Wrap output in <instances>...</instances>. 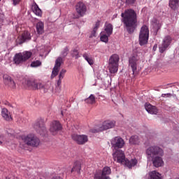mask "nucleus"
Masks as SVG:
<instances>
[{
    "mask_svg": "<svg viewBox=\"0 0 179 179\" xmlns=\"http://www.w3.org/2000/svg\"><path fill=\"white\" fill-rule=\"evenodd\" d=\"M113 157L115 162L124 164L129 169H132V167H135L138 164V159H132L130 161L128 160L125 157V152L122 150H113Z\"/></svg>",
    "mask_w": 179,
    "mask_h": 179,
    "instance_id": "nucleus-3",
    "label": "nucleus"
},
{
    "mask_svg": "<svg viewBox=\"0 0 179 179\" xmlns=\"http://www.w3.org/2000/svg\"><path fill=\"white\" fill-rule=\"evenodd\" d=\"M110 144L113 148V150H120L125 146V141L120 136H116L111 139Z\"/></svg>",
    "mask_w": 179,
    "mask_h": 179,
    "instance_id": "nucleus-10",
    "label": "nucleus"
},
{
    "mask_svg": "<svg viewBox=\"0 0 179 179\" xmlns=\"http://www.w3.org/2000/svg\"><path fill=\"white\" fill-rule=\"evenodd\" d=\"M131 145H139V137L138 136H132L129 139Z\"/></svg>",
    "mask_w": 179,
    "mask_h": 179,
    "instance_id": "nucleus-34",
    "label": "nucleus"
},
{
    "mask_svg": "<svg viewBox=\"0 0 179 179\" xmlns=\"http://www.w3.org/2000/svg\"><path fill=\"white\" fill-rule=\"evenodd\" d=\"M100 27V21H97L95 24V26L91 32V35L90 36V38L93 37H96V33L97 31V29Z\"/></svg>",
    "mask_w": 179,
    "mask_h": 179,
    "instance_id": "nucleus-31",
    "label": "nucleus"
},
{
    "mask_svg": "<svg viewBox=\"0 0 179 179\" xmlns=\"http://www.w3.org/2000/svg\"><path fill=\"white\" fill-rule=\"evenodd\" d=\"M31 10L33 13L36 15V16H41L43 15V12L41 11V9H40V7H38V5L36 2H33Z\"/></svg>",
    "mask_w": 179,
    "mask_h": 179,
    "instance_id": "nucleus-24",
    "label": "nucleus"
},
{
    "mask_svg": "<svg viewBox=\"0 0 179 179\" xmlns=\"http://www.w3.org/2000/svg\"><path fill=\"white\" fill-rule=\"evenodd\" d=\"M61 114H62V115H64V113L62 111L61 112Z\"/></svg>",
    "mask_w": 179,
    "mask_h": 179,
    "instance_id": "nucleus-49",
    "label": "nucleus"
},
{
    "mask_svg": "<svg viewBox=\"0 0 179 179\" xmlns=\"http://www.w3.org/2000/svg\"><path fill=\"white\" fill-rule=\"evenodd\" d=\"M145 108L150 114H157V108L155 106H152V104L149 103L145 104Z\"/></svg>",
    "mask_w": 179,
    "mask_h": 179,
    "instance_id": "nucleus-22",
    "label": "nucleus"
},
{
    "mask_svg": "<svg viewBox=\"0 0 179 179\" xmlns=\"http://www.w3.org/2000/svg\"><path fill=\"white\" fill-rule=\"evenodd\" d=\"M13 5L16 6L19 2H20V0H13Z\"/></svg>",
    "mask_w": 179,
    "mask_h": 179,
    "instance_id": "nucleus-43",
    "label": "nucleus"
},
{
    "mask_svg": "<svg viewBox=\"0 0 179 179\" xmlns=\"http://www.w3.org/2000/svg\"><path fill=\"white\" fill-rule=\"evenodd\" d=\"M115 126V122L111 120H106L103 122V124L99 129H92L90 132L92 134H96L97 132H101V131H107V129H110L111 128H114Z\"/></svg>",
    "mask_w": 179,
    "mask_h": 179,
    "instance_id": "nucleus-11",
    "label": "nucleus"
},
{
    "mask_svg": "<svg viewBox=\"0 0 179 179\" xmlns=\"http://www.w3.org/2000/svg\"><path fill=\"white\" fill-rule=\"evenodd\" d=\"M10 135H12V136H13V135H15V134H13V133H11V134H10Z\"/></svg>",
    "mask_w": 179,
    "mask_h": 179,
    "instance_id": "nucleus-48",
    "label": "nucleus"
},
{
    "mask_svg": "<svg viewBox=\"0 0 179 179\" xmlns=\"http://www.w3.org/2000/svg\"><path fill=\"white\" fill-rule=\"evenodd\" d=\"M31 40V36L30 35V32L25 31L21 36L20 38V44H23V43H26V41H30Z\"/></svg>",
    "mask_w": 179,
    "mask_h": 179,
    "instance_id": "nucleus-20",
    "label": "nucleus"
},
{
    "mask_svg": "<svg viewBox=\"0 0 179 179\" xmlns=\"http://www.w3.org/2000/svg\"><path fill=\"white\" fill-rule=\"evenodd\" d=\"M34 129L41 136H45V121L44 118L39 117L33 124Z\"/></svg>",
    "mask_w": 179,
    "mask_h": 179,
    "instance_id": "nucleus-6",
    "label": "nucleus"
},
{
    "mask_svg": "<svg viewBox=\"0 0 179 179\" xmlns=\"http://www.w3.org/2000/svg\"><path fill=\"white\" fill-rule=\"evenodd\" d=\"M166 97H171V94H166Z\"/></svg>",
    "mask_w": 179,
    "mask_h": 179,
    "instance_id": "nucleus-44",
    "label": "nucleus"
},
{
    "mask_svg": "<svg viewBox=\"0 0 179 179\" xmlns=\"http://www.w3.org/2000/svg\"><path fill=\"white\" fill-rule=\"evenodd\" d=\"M171 44V36H166L164 37L161 46H159V52L163 54L164 51L169 48V45Z\"/></svg>",
    "mask_w": 179,
    "mask_h": 179,
    "instance_id": "nucleus-17",
    "label": "nucleus"
},
{
    "mask_svg": "<svg viewBox=\"0 0 179 179\" xmlns=\"http://www.w3.org/2000/svg\"><path fill=\"white\" fill-rule=\"evenodd\" d=\"M61 83H62V77H59V80H57V86H61Z\"/></svg>",
    "mask_w": 179,
    "mask_h": 179,
    "instance_id": "nucleus-42",
    "label": "nucleus"
},
{
    "mask_svg": "<svg viewBox=\"0 0 179 179\" xmlns=\"http://www.w3.org/2000/svg\"><path fill=\"white\" fill-rule=\"evenodd\" d=\"M6 139V138H5V136L1 135L0 136V145H2V143H3V142H5Z\"/></svg>",
    "mask_w": 179,
    "mask_h": 179,
    "instance_id": "nucleus-41",
    "label": "nucleus"
},
{
    "mask_svg": "<svg viewBox=\"0 0 179 179\" xmlns=\"http://www.w3.org/2000/svg\"><path fill=\"white\" fill-rule=\"evenodd\" d=\"M22 141H24L28 146H32L33 148H37V146L40 145V139L34 134H29L22 136Z\"/></svg>",
    "mask_w": 179,
    "mask_h": 179,
    "instance_id": "nucleus-8",
    "label": "nucleus"
},
{
    "mask_svg": "<svg viewBox=\"0 0 179 179\" xmlns=\"http://www.w3.org/2000/svg\"><path fill=\"white\" fill-rule=\"evenodd\" d=\"M145 108L150 114H157V108L155 106H152V104L149 103L145 104Z\"/></svg>",
    "mask_w": 179,
    "mask_h": 179,
    "instance_id": "nucleus-23",
    "label": "nucleus"
},
{
    "mask_svg": "<svg viewBox=\"0 0 179 179\" xmlns=\"http://www.w3.org/2000/svg\"><path fill=\"white\" fill-rule=\"evenodd\" d=\"M138 61L139 57L136 54L132 55L129 59V66L132 69L134 76L138 74Z\"/></svg>",
    "mask_w": 179,
    "mask_h": 179,
    "instance_id": "nucleus-9",
    "label": "nucleus"
},
{
    "mask_svg": "<svg viewBox=\"0 0 179 179\" xmlns=\"http://www.w3.org/2000/svg\"><path fill=\"white\" fill-rule=\"evenodd\" d=\"M68 51H69V50L68 49V48H65L64 49V50L62 52V55L63 57H66L68 55Z\"/></svg>",
    "mask_w": 179,
    "mask_h": 179,
    "instance_id": "nucleus-40",
    "label": "nucleus"
},
{
    "mask_svg": "<svg viewBox=\"0 0 179 179\" xmlns=\"http://www.w3.org/2000/svg\"><path fill=\"white\" fill-rule=\"evenodd\" d=\"M157 48V45H155V46L153 47V50L156 51Z\"/></svg>",
    "mask_w": 179,
    "mask_h": 179,
    "instance_id": "nucleus-45",
    "label": "nucleus"
},
{
    "mask_svg": "<svg viewBox=\"0 0 179 179\" xmlns=\"http://www.w3.org/2000/svg\"><path fill=\"white\" fill-rule=\"evenodd\" d=\"M108 34L102 33V35L101 36V41H103V43H108Z\"/></svg>",
    "mask_w": 179,
    "mask_h": 179,
    "instance_id": "nucleus-36",
    "label": "nucleus"
},
{
    "mask_svg": "<svg viewBox=\"0 0 179 179\" xmlns=\"http://www.w3.org/2000/svg\"><path fill=\"white\" fill-rule=\"evenodd\" d=\"M83 57L90 65H93V64H94V58L90 55V52H85L83 55Z\"/></svg>",
    "mask_w": 179,
    "mask_h": 179,
    "instance_id": "nucleus-25",
    "label": "nucleus"
},
{
    "mask_svg": "<svg viewBox=\"0 0 179 179\" xmlns=\"http://www.w3.org/2000/svg\"><path fill=\"white\" fill-rule=\"evenodd\" d=\"M73 141H75L78 145H85L88 141L89 138L87 135H79V134H73L71 136Z\"/></svg>",
    "mask_w": 179,
    "mask_h": 179,
    "instance_id": "nucleus-16",
    "label": "nucleus"
},
{
    "mask_svg": "<svg viewBox=\"0 0 179 179\" xmlns=\"http://www.w3.org/2000/svg\"><path fill=\"white\" fill-rule=\"evenodd\" d=\"M149 41V28L143 25L140 30L138 41L140 45H146Z\"/></svg>",
    "mask_w": 179,
    "mask_h": 179,
    "instance_id": "nucleus-7",
    "label": "nucleus"
},
{
    "mask_svg": "<svg viewBox=\"0 0 179 179\" xmlns=\"http://www.w3.org/2000/svg\"><path fill=\"white\" fill-rule=\"evenodd\" d=\"M121 16L122 22H123L128 34H132L135 31L137 27L136 23H138L136 13L134 10L129 8L122 13Z\"/></svg>",
    "mask_w": 179,
    "mask_h": 179,
    "instance_id": "nucleus-2",
    "label": "nucleus"
},
{
    "mask_svg": "<svg viewBox=\"0 0 179 179\" xmlns=\"http://www.w3.org/2000/svg\"><path fill=\"white\" fill-rule=\"evenodd\" d=\"M71 55H72V57H73L74 58H76V59H78V58H79V52L78 51V50L74 49V50L71 52Z\"/></svg>",
    "mask_w": 179,
    "mask_h": 179,
    "instance_id": "nucleus-37",
    "label": "nucleus"
},
{
    "mask_svg": "<svg viewBox=\"0 0 179 179\" xmlns=\"http://www.w3.org/2000/svg\"><path fill=\"white\" fill-rule=\"evenodd\" d=\"M10 107H13L12 105L9 104Z\"/></svg>",
    "mask_w": 179,
    "mask_h": 179,
    "instance_id": "nucleus-51",
    "label": "nucleus"
},
{
    "mask_svg": "<svg viewBox=\"0 0 179 179\" xmlns=\"http://www.w3.org/2000/svg\"><path fill=\"white\" fill-rule=\"evenodd\" d=\"M27 86L32 89V90H43L45 92V87H44V84L41 82H36L34 80H28L27 81Z\"/></svg>",
    "mask_w": 179,
    "mask_h": 179,
    "instance_id": "nucleus-15",
    "label": "nucleus"
},
{
    "mask_svg": "<svg viewBox=\"0 0 179 179\" xmlns=\"http://www.w3.org/2000/svg\"><path fill=\"white\" fill-rule=\"evenodd\" d=\"M120 62V56L117 54L112 55L109 58L108 69L110 73H117Z\"/></svg>",
    "mask_w": 179,
    "mask_h": 179,
    "instance_id": "nucleus-4",
    "label": "nucleus"
},
{
    "mask_svg": "<svg viewBox=\"0 0 179 179\" xmlns=\"http://www.w3.org/2000/svg\"><path fill=\"white\" fill-rule=\"evenodd\" d=\"M31 55H33V53L30 51L16 53L13 57V62L15 65H20V64H23V62H26V61L30 59Z\"/></svg>",
    "mask_w": 179,
    "mask_h": 179,
    "instance_id": "nucleus-5",
    "label": "nucleus"
},
{
    "mask_svg": "<svg viewBox=\"0 0 179 179\" xmlns=\"http://www.w3.org/2000/svg\"><path fill=\"white\" fill-rule=\"evenodd\" d=\"M3 79L6 86H8L10 89H15V87H16V83L8 74H4L3 76Z\"/></svg>",
    "mask_w": 179,
    "mask_h": 179,
    "instance_id": "nucleus-18",
    "label": "nucleus"
},
{
    "mask_svg": "<svg viewBox=\"0 0 179 179\" xmlns=\"http://www.w3.org/2000/svg\"><path fill=\"white\" fill-rule=\"evenodd\" d=\"M178 0H170L169 1V6L173 10H176L178 8Z\"/></svg>",
    "mask_w": 179,
    "mask_h": 179,
    "instance_id": "nucleus-32",
    "label": "nucleus"
},
{
    "mask_svg": "<svg viewBox=\"0 0 179 179\" xmlns=\"http://www.w3.org/2000/svg\"><path fill=\"white\" fill-rule=\"evenodd\" d=\"M146 155L148 159L152 160L154 167H162L164 165L163 161V156H164V151L163 149L157 145H152L146 150Z\"/></svg>",
    "mask_w": 179,
    "mask_h": 179,
    "instance_id": "nucleus-1",
    "label": "nucleus"
},
{
    "mask_svg": "<svg viewBox=\"0 0 179 179\" xmlns=\"http://www.w3.org/2000/svg\"><path fill=\"white\" fill-rule=\"evenodd\" d=\"M10 107H13L12 105L9 104Z\"/></svg>",
    "mask_w": 179,
    "mask_h": 179,
    "instance_id": "nucleus-50",
    "label": "nucleus"
},
{
    "mask_svg": "<svg viewBox=\"0 0 179 179\" xmlns=\"http://www.w3.org/2000/svg\"><path fill=\"white\" fill-rule=\"evenodd\" d=\"M65 73H66V70L62 69V71L59 73V78H62V79H64V76H65Z\"/></svg>",
    "mask_w": 179,
    "mask_h": 179,
    "instance_id": "nucleus-39",
    "label": "nucleus"
},
{
    "mask_svg": "<svg viewBox=\"0 0 179 179\" xmlns=\"http://www.w3.org/2000/svg\"><path fill=\"white\" fill-rule=\"evenodd\" d=\"M113 16H114V17H117V16H118V15L116 14V15H114Z\"/></svg>",
    "mask_w": 179,
    "mask_h": 179,
    "instance_id": "nucleus-47",
    "label": "nucleus"
},
{
    "mask_svg": "<svg viewBox=\"0 0 179 179\" xmlns=\"http://www.w3.org/2000/svg\"><path fill=\"white\" fill-rule=\"evenodd\" d=\"M111 174V169L108 166L104 167L101 172H97L94 175V179H111L110 178Z\"/></svg>",
    "mask_w": 179,
    "mask_h": 179,
    "instance_id": "nucleus-12",
    "label": "nucleus"
},
{
    "mask_svg": "<svg viewBox=\"0 0 179 179\" xmlns=\"http://www.w3.org/2000/svg\"><path fill=\"white\" fill-rule=\"evenodd\" d=\"M62 57H58L55 61V67L53 68V70L52 71V76L55 78L57 75H58V73L59 72V68H61V65H62Z\"/></svg>",
    "mask_w": 179,
    "mask_h": 179,
    "instance_id": "nucleus-19",
    "label": "nucleus"
},
{
    "mask_svg": "<svg viewBox=\"0 0 179 179\" xmlns=\"http://www.w3.org/2000/svg\"><path fill=\"white\" fill-rule=\"evenodd\" d=\"M1 115L6 121H10V120H12V117H10V115H9V111L5 108L1 110Z\"/></svg>",
    "mask_w": 179,
    "mask_h": 179,
    "instance_id": "nucleus-26",
    "label": "nucleus"
},
{
    "mask_svg": "<svg viewBox=\"0 0 179 179\" xmlns=\"http://www.w3.org/2000/svg\"><path fill=\"white\" fill-rule=\"evenodd\" d=\"M31 68H38V66H41V61L36 60L31 63Z\"/></svg>",
    "mask_w": 179,
    "mask_h": 179,
    "instance_id": "nucleus-35",
    "label": "nucleus"
},
{
    "mask_svg": "<svg viewBox=\"0 0 179 179\" xmlns=\"http://www.w3.org/2000/svg\"><path fill=\"white\" fill-rule=\"evenodd\" d=\"M62 131V124L58 120H54L50 123V131L52 135H58V132Z\"/></svg>",
    "mask_w": 179,
    "mask_h": 179,
    "instance_id": "nucleus-13",
    "label": "nucleus"
},
{
    "mask_svg": "<svg viewBox=\"0 0 179 179\" xmlns=\"http://www.w3.org/2000/svg\"><path fill=\"white\" fill-rule=\"evenodd\" d=\"M113 24L110 23H105V34L108 36H111L113 34Z\"/></svg>",
    "mask_w": 179,
    "mask_h": 179,
    "instance_id": "nucleus-27",
    "label": "nucleus"
},
{
    "mask_svg": "<svg viewBox=\"0 0 179 179\" xmlns=\"http://www.w3.org/2000/svg\"><path fill=\"white\" fill-rule=\"evenodd\" d=\"M46 178L47 179H64L62 178V173H58L57 172H54L49 174Z\"/></svg>",
    "mask_w": 179,
    "mask_h": 179,
    "instance_id": "nucleus-28",
    "label": "nucleus"
},
{
    "mask_svg": "<svg viewBox=\"0 0 179 179\" xmlns=\"http://www.w3.org/2000/svg\"><path fill=\"white\" fill-rule=\"evenodd\" d=\"M136 2V0H126V5H127V6H134Z\"/></svg>",
    "mask_w": 179,
    "mask_h": 179,
    "instance_id": "nucleus-38",
    "label": "nucleus"
},
{
    "mask_svg": "<svg viewBox=\"0 0 179 179\" xmlns=\"http://www.w3.org/2000/svg\"><path fill=\"white\" fill-rule=\"evenodd\" d=\"M36 31L38 34H42L44 33V23L38 22L36 24Z\"/></svg>",
    "mask_w": 179,
    "mask_h": 179,
    "instance_id": "nucleus-29",
    "label": "nucleus"
},
{
    "mask_svg": "<svg viewBox=\"0 0 179 179\" xmlns=\"http://www.w3.org/2000/svg\"><path fill=\"white\" fill-rule=\"evenodd\" d=\"M162 97H166V94H162Z\"/></svg>",
    "mask_w": 179,
    "mask_h": 179,
    "instance_id": "nucleus-46",
    "label": "nucleus"
},
{
    "mask_svg": "<svg viewBox=\"0 0 179 179\" xmlns=\"http://www.w3.org/2000/svg\"><path fill=\"white\" fill-rule=\"evenodd\" d=\"M85 102L87 104H94L96 103V96L94 94H90L88 98L85 99Z\"/></svg>",
    "mask_w": 179,
    "mask_h": 179,
    "instance_id": "nucleus-30",
    "label": "nucleus"
},
{
    "mask_svg": "<svg viewBox=\"0 0 179 179\" xmlns=\"http://www.w3.org/2000/svg\"><path fill=\"white\" fill-rule=\"evenodd\" d=\"M87 10V7L85 3L80 1L76 5V12L80 17H83L84 15H86V12Z\"/></svg>",
    "mask_w": 179,
    "mask_h": 179,
    "instance_id": "nucleus-14",
    "label": "nucleus"
},
{
    "mask_svg": "<svg viewBox=\"0 0 179 179\" xmlns=\"http://www.w3.org/2000/svg\"><path fill=\"white\" fill-rule=\"evenodd\" d=\"M150 179H162V175L157 172L156 171H153L150 173Z\"/></svg>",
    "mask_w": 179,
    "mask_h": 179,
    "instance_id": "nucleus-33",
    "label": "nucleus"
},
{
    "mask_svg": "<svg viewBox=\"0 0 179 179\" xmlns=\"http://www.w3.org/2000/svg\"><path fill=\"white\" fill-rule=\"evenodd\" d=\"M80 170H82V162L80 161H76L74 162L73 168L71 169V173H77V174H80Z\"/></svg>",
    "mask_w": 179,
    "mask_h": 179,
    "instance_id": "nucleus-21",
    "label": "nucleus"
}]
</instances>
